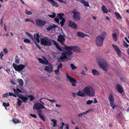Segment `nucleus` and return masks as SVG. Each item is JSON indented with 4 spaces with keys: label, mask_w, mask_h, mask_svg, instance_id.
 Listing matches in <instances>:
<instances>
[{
    "label": "nucleus",
    "mask_w": 129,
    "mask_h": 129,
    "mask_svg": "<svg viewBox=\"0 0 129 129\" xmlns=\"http://www.w3.org/2000/svg\"><path fill=\"white\" fill-rule=\"evenodd\" d=\"M65 50L63 51L62 53L61 56L58 59L59 61L61 62L63 61L64 59L67 58L69 60L71 59L73 56L71 55L74 52H79L81 51V49L78 47L75 46H66L63 48Z\"/></svg>",
    "instance_id": "1"
},
{
    "label": "nucleus",
    "mask_w": 129,
    "mask_h": 129,
    "mask_svg": "<svg viewBox=\"0 0 129 129\" xmlns=\"http://www.w3.org/2000/svg\"><path fill=\"white\" fill-rule=\"evenodd\" d=\"M107 35V33L103 31L96 37L95 42L97 46L100 47L103 45L104 40L106 38Z\"/></svg>",
    "instance_id": "2"
},
{
    "label": "nucleus",
    "mask_w": 129,
    "mask_h": 129,
    "mask_svg": "<svg viewBox=\"0 0 129 129\" xmlns=\"http://www.w3.org/2000/svg\"><path fill=\"white\" fill-rule=\"evenodd\" d=\"M84 91L85 92V95H87L90 97L94 96L95 92L94 89L91 86L88 85L84 88Z\"/></svg>",
    "instance_id": "3"
},
{
    "label": "nucleus",
    "mask_w": 129,
    "mask_h": 129,
    "mask_svg": "<svg viewBox=\"0 0 129 129\" xmlns=\"http://www.w3.org/2000/svg\"><path fill=\"white\" fill-rule=\"evenodd\" d=\"M96 60L99 65L101 68L105 71H107L108 69L107 64L104 59L101 57H98Z\"/></svg>",
    "instance_id": "4"
},
{
    "label": "nucleus",
    "mask_w": 129,
    "mask_h": 129,
    "mask_svg": "<svg viewBox=\"0 0 129 129\" xmlns=\"http://www.w3.org/2000/svg\"><path fill=\"white\" fill-rule=\"evenodd\" d=\"M27 65V63L24 65L21 64L18 65L14 63H13L12 64L15 70L19 73H20Z\"/></svg>",
    "instance_id": "5"
},
{
    "label": "nucleus",
    "mask_w": 129,
    "mask_h": 129,
    "mask_svg": "<svg viewBox=\"0 0 129 129\" xmlns=\"http://www.w3.org/2000/svg\"><path fill=\"white\" fill-rule=\"evenodd\" d=\"M42 109L48 110V109H47L43 105L40 103H36L33 106V109L37 110L38 113L40 112H42V111L40 109Z\"/></svg>",
    "instance_id": "6"
},
{
    "label": "nucleus",
    "mask_w": 129,
    "mask_h": 129,
    "mask_svg": "<svg viewBox=\"0 0 129 129\" xmlns=\"http://www.w3.org/2000/svg\"><path fill=\"white\" fill-rule=\"evenodd\" d=\"M41 42L42 44L45 46H50L52 44L51 40L46 37L41 39Z\"/></svg>",
    "instance_id": "7"
},
{
    "label": "nucleus",
    "mask_w": 129,
    "mask_h": 129,
    "mask_svg": "<svg viewBox=\"0 0 129 129\" xmlns=\"http://www.w3.org/2000/svg\"><path fill=\"white\" fill-rule=\"evenodd\" d=\"M111 106L112 107L113 109H114L116 107V106L114 104V100L113 95L112 94H109L108 98Z\"/></svg>",
    "instance_id": "8"
},
{
    "label": "nucleus",
    "mask_w": 129,
    "mask_h": 129,
    "mask_svg": "<svg viewBox=\"0 0 129 129\" xmlns=\"http://www.w3.org/2000/svg\"><path fill=\"white\" fill-rule=\"evenodd\" d=\"M67 78L68 80L72 83V85L73 86H76V83L77 81L74 78L69 76L67 74H66Z\"/></svg>",
    "instance_id": "9"
},
{
    "label": "nucleus",
    "mask_w": 129,
    "mask_h": 129,
    "mask_svg": "<svg viewBox=\"0 0 129 129\" xmlns=\"http://www.w3.org/2000/svg\"><path fill=\"white\" fill-rule=\"evenodd\" d=\"M36 22V25L39 27H42L44 26L46 23L45 21L39 19L37 20Z\"/></svg>",
    "instance_id": "10"
},
{
    "label": "nucleus",
    "mask_w": 129,
    "mask_h": 129,
    "mask_svg": "<svg viewBox=\"0 0 129 129\" xmlns=\"http://www.w3.org/2000/svg\"><path fill=\"white\" fill-rule=\"evenodd\" d=\"M64 15V14L62 13H59L58 14L57 17H58L59 19L61 20L60 22V23L61 24V26H62L64 24V23L65 21V20L64 18L62 17V16Z\"/></svg>",
    "instance_id": "11"
},
{
    "label": "nucleus",
    "mask_w": 129,
    "mask_h": 129,
    "mask_svg": "<svg viewBox=\"0 0 129 129\" xmlns=\"http://www.w3.org/2000/svg\"><path fill=\"white\" fill-rule=\"evenodd\" d=\"M72 13L73 14V17L75 20L78 21L80 20V16L79 12L73 11Z\"/></svg>",
    "instance_id": "12"
},
{
    "label": "nucleus",
    "mask_w": 129,
    "mask_h": 129,
    "mask_svg": "<svg viewBox=\"0 0 129 129\" xmlns=\"http://www.w3.org/2000/svg\"><path fill=\"white\" fill-rule=\"evenodd\" d=\"M112 46L114 51L117 53V55L119 56H121V52L118 47L116 45L113 44Z\"/></svg>",
    "instance_id": "13"
},
{
    "label": "nucleus",
    "mask_w": 129,
    "mask_h": 129,
    "mask_svg": "<svg viewBox=\"0 0 129 129\" xmlns=\"http://www.w3.org/2000/svg\"><path fill=\"white\" fill-rule=\"evenodd\" d=\"M57 40L61 44H62L64 46H65V47L66 46V45L63 44V43L65 42V40L64 38L62 35H60L58 36Z\"/></svg>",
    "instance_id": "14"
},
{
    "label": "nucleus",
    "mask_w": 129,
    "mask_h": 129,
    "mask_svg": "<svg viewBox=\"0 0 129 129\" xmlns=\"http://www.w3.org/2000/svg\"><path fill=\"white\" fill-rule=\"evenodd\" d=\"M53 69V66L50 63H49L48 66H46L44 68V70L49 73H51L52 72Z\"/></svg>",
    "instance_id": "15"
},
{
    "label": "nucleus",
    "mask_w": 129,
    "mask_h": 129,
    "mask_svg": "<svg viewBox=\"0 0 129 129\" xmlns=\"http://www.w3.org/2000/svg\"><path fill=\"white\" fill-rule=\"evenodd\" d=\"M69 26L75 29H77V25L73 21H69Z\"/></svg>",
    "instance_id": "16"
},
{
    "label": "nucleus",
    "mask_w": 129,
    "mask_h": 129,
    "mask_svg": "<svg viewBox=\"0 0 129 129\" xmlns=\"http://www.w3.org/2000/svg\"><path fill=\"white\" fill-rule=\"evenodd\" d=\"M38 59L39 62L41 63L47 64L49 63L48 61L46 59H45L43 60L42 59L39 58H38Z\"/></svg>",
    "instance_id": "17"
},
{
    "label": "nucleus",
    "mask_w": 129,
    "mask_h": 129,
    "mask_svg": "<svg viewBox=\"0 0 129 129\" xmlns=\"http://www.w3.org/2000/svg\"><path fill=\"white\" fill-rule=\"evenodd\" d=\"M116 88L118 91L120 93H122L123 91V89L121 86L119 84L116 85Z\"/></svg>",
    "instance_id": "18"
},
{
    "label": "nucleus",
    "mask_w": 129,
    "mask_h": 129,
    "mask_svg": "<svg viewBox=\"0 0 129 129\" xmlns=\"http://www.w3.org/2000/svg\"><path fill=\"white\" fill-rule=\"evenodd\" d=\"M84 89H83L82 92L80 90H79L77 93V95L79 96L84 97L85 95V92H84Z\"/></svg>",
    "instance_id": "19"
},
{
    "label": "nucleus",
    "mask_w": 129,
    "mask_h": 129,
    "mask_svg": "<svg viewBox=\"0 0 129 129\" xmlns=\"http://www.w3.org/2000/svg\"><path fill=\"white\" fill-rule=\"evenodd\" d=\"M77 36L80 37L81 38H83L85 36H89L87 34H85L83 33L80 32L79 31L77 32Z\"/></svg>",
    "instance_id": "20"
},
{
    "label": "nucleus",
    "mask_w": 129,
    "mask_h": 129,
    "mask_svg": "<svg viewBox=\"0 0 129 129\" xmlns=\"http://www.w3.org/2000/svg\"><path fill=\"white\" fill-rule=\"evenodd\" d=\"M49 2H50L51 4L52 5L56 7H58L59 5L58 3L55 2L53 0H47Z\"/></svg>",
    "instance_id": "21"
},
{
    "label": "nucleus",
    "mask_w": 129,
    "mask_h": 129,
    "mask_svg": "<svg viewBox=\"0 0 129 129\" xmlns=\"http://www.w3.org/2000/svg\"><path fill=\"white\" fill-rule=\"evenodd\" d=\"M52 42L56 46L57 49L60 51H61V48L59 46L58 43L54 40H52Z\"/></svg>",
    "instance_id": "22"
},
{
    "label": "nucleus",
    "mask_w": 129,
    "mask_h": 129,
    "mask_svg": "<svg viewBox=\"0 0 129 129\" xmlns=\"http://www.w3.org/2000/svg\"><path fill=\"white\" fill-rule=\"evenodd\" d=\"M56 27V25L54 24H53L52 25L49 26L47 28V29L48 31H50L54 28H55Z\"/></svg>",
    "instance_id": "23"
},
{
    "label": "nucleus",
    "mask_w": 129,
    "mask_h": 129,
    "mask_svg": "<svg viewBox=\"0 0 129 129\" xmlns=\"http://www.w3.org/2000/svg\"><path fill=\"white\" fill-rule=\"evenodd\" d=\"M34 38L36 39L37 42L39 43L40 42L39 38H40L39 35V34H35L34 35Z\"/></svg>",
    "instance_id": "24"
},
{
    "label": "nucleus",
    "mask_w": 129,
    "mask_h": 129,
    "mask_svg": "<svg viewBox=\"0 0 129 129\" xmlns=\"http://www.w3.org/2000/svg\"><path fill=\"white\" fill-rule=\"evenodd\" d=\"M92 73L95 76H98L99 75L100 73L98 71L95 69H93L92 70Z\"/></svg>",
    "instance_id": "25"
},
{
    "label": "nucleus",
    "mask_w": 129,
    "mask_h": 129,
    "mask_svg": "<svg viewBox=\"0 0 129 129\" xmlns=\"http://www.w3.org/2000/svg\"><path fill=\"white\" fill-rule=\"evenodd\" d=\"M17 95V96L19 97L20 99H21L22 101L24 102H26V101L28 99V98L26 97L21 96L20 97L18 95Z\"/></svg>",
    "instance_id": "26"
},
{
    "label": "nucleus",
    "mask_w": 129,
    "mask_h": 129,
    "mask_svg": "<svg viewBox=\"0 0 129 129\" xmlns=\"http://www.w3.org/2000/svg\"><path fill=\"white\" fill-rule=\"evenodd\" d=\"M17 82L19 85L22 86L23 85V80L20 79H17Z\"/></svg>",
    "instance_id": "27"
},
{
    "label": "nucleus",
    "mask_w": 129,
    "mask_h": 129,
    "mask_svg": "<svg viewBox=\"0 0 129 129\" xmlns=\"http://www.w3.org/2000/svg\"><path fill=\"white\" fill-rule=\"evenodd\" d=\"M42 112H38V114L39 116L40 117V118L44 121H45V120L44 116L43 115L41 114Z\"/></svg>",
    "instance_id": "28"
},
{
    "label": "nucleus",
    "mask_w": 129,
    "mask_h": 129,
    "mask_svg": "<svg viewBox=\"0 0 129 129\" xmlns=\"http://www.w3.org/2000/svg\"><path fill=\"white\" fill-rule=\"evenodd\" d=\"M102 9L104 13H107L108 12V9L104 5L102 6Z\"/></svg>",
    "instance_id": "29"
},
{
    "label": "nucleus",
    "mask_w": 129,
    "mask_h": 129,
    "mask_svg": "<svg viewBox=\"0 0 129 129\" xmlns=\"http://www.w3.org/2000/svg\"><path fill=\"white\" fill-rule=\"evenodd\" d=\"M114 14H115L117 18V19H121L122 18V17L121 16L120 14L118 12H115Z\"/></svg>",
    "instance_id": "30"
},
{
    "label": "nucleus",
    "mask_w": 129,
    "mask_h": 129,
    "mask_svg": "<svg viewBox=\"0 0 129 129\" xmlns=\"http://www.w3.org/2000/svg\"><path fill=\"white\" fill-rule=\"evenodd\" d=\"M51 121L53 122V127H55L57 125V120L54 119H52L51 120Z\"/></svg>",
    "instance_id": "31"
},
{
    "label": "nucleus",
    "mask_w": 129,
    "mask_h": 129,
    "mask_svg": "<svg viewBox=\"0 0 129 129\" xmlns=\"http://www.w3.org/2000/svg\"><path fill=\"white\" fill-rule=\"evenodd\" d=\"M112 37L114 40L115 41H116L117 40V36L116 34L113 33L112 34Z\"/></svg>",
    "instance_id": "32"
},
{
    "label": "nucleus",
    "mask_w": 129,
    "mask_h": 129,
    "mask_svg": "<svg viewBox=\"0 0 129 129\" xmlns=\"http://www.w3.org/2000/svg\"><path fill=\"white\" fill-rule=\"evenodd\" d=\"M46 99L48 100L49 102L52 103H57V101L56 100L53 99L52 100L48 98H46Z\"/></svg>",
    "instance_id": "33"
},
{
    "label": "nucleus",
    "mask_w": 129,
    "mask_h": 129,
    "mask_svg": "<svg viewBox=\"0 0 129 129\" xmlns=\"http://www.w3.org/2000/svg\"><path fill=\"white\" fill-rule=\"evenodd\" d=\"M17 105L19 106H20L21 105L22 101L20 100L18 98L17 99Z\"/></svg>",
    "instance_id": "34"
},
{
    "label": "nucleus",
    "mask_w": 129,
    "mask_h": 129,
    "mask_svg": "<svg viewBox=\"0 0 129 129\" xmlns=\"http://www.w3.org/2000/svg\"><path fill=\"white\" fill-rule=\"evenodd\" d=\"M25 34L27 35L31 39H33V36L27 32H26L25 33Z\"/></svg>",
    "instance_id": "35"
},
{
    "label": "nucleus",
    "mask_w": 129,
    "mask_h": 129,
    "mask_svg": "<svg viewBox=\"0 0 129 129\" xmlns=\"http://www.w3.org/2000/svg\"><path fill=\"white\" fill-rule=\"evenodd\" d=\"M83 4L85 6L89 7V6L88 2H85L84 0V1L83 2Z\"/></svg>",
    "instance_id": "36"
},
{
    "label": "nucleus",
    "mask_w": 129,
    "mask_h": 129,
    "mask_svg": "<svg viewBox=\"0 0 129 129\" xmlns=\"http://www.w3.org/2000/svg\"><path fill=\"white\" fill-rule=\"evenodd\" d=\"M12 121L15 123H18L19 122V120L16 119H12Z\"/></svg>",
    "instance_id": "37"
},
{
    "label": "nucleus",
    "mask_w": 129,
    "mask_h": 129,
    "mask_svg": "<svg viewBox=\"0 0 129 129\" xmlns=\"http://www.w3.org/2000/svg\"><path fill=\"white\" fill-rule=\"evenodd\" d=\"M56 14L54 13H52V14L49 15L48 16L52 18H54L56 16Z\"/></svg>",
    "instance_id": "38"
},
{
    "label": "nucleus",
    "mask_w": 129,
    "mask_h": 129,
    "mask_svg": "<svg viewBox=\"0 0 129 129\" xmlns=\"http://www.w3.org/2000/svg\"><path fill=\"white\" fill-rule=\"evenodd\" d=\"M59 2L61 3H64V4L67 3L66 0H57Z\"/></svg>",
    "instance_id": "39"
},
{
    "label": "nucleus",
    "mask_w": 129,
    "mask_h": 129,
    "mask_svg": "<svg viewBox=\"0 0 129 129\" xmlns=\"http://www.w3.org/2000/svg\"><path fill=\"white\" fill-rule=\"evenodd\" d=\"M19 61V59L18 56H16L15 58V61L16 63H18Z\"/></svg>",
    "instance_id": "40"
},
{
    "label": "nucleus",
    "mask_w": 129,
    "mask_h": 129,
    "mask_svg": "<svg viewBox=\"0 0 129 129\" xmlns=\"http://www.w3.org/2000/svg\"><path fill=\"white\" fill-rule=\"evenodd\" d=\"M3 106L4 107H9V106L10 105L9 103H6L5 102H4L3 103Z\"/></svg>",
    "instance_id": "41"
},
{
    "label": "nucleus",
    "mask_w": 129,
    "mask_h": 129,
    "mask_svg": "<svg viewBox=\"0 0 129 129\" xmlns=\"http://www.w3.org/2000/svg\"><path fill=\"white\" fill-rule=\"evenodd\" d=\"M93 102V101L92 100H88L86 104L90 105Z\"/></svg>",
    "instance_id": "42"
},
{
    "label": "nucleus",
    "mask_w": 129,
    "mask_h": 129,
    "mask_svg": "<svg viewBox=\"0 0 129 129\" xmlns=\"http://www.w3.org/2000/svg\"><path fill=\"white\" fill-rule=\"evenodd\" d=\"M28 97L30 98V101H32L33 100H34L35 99V98L34 97V96L33 95H28Z\"/></svg>",
    "instance_id": "43"
},
{
    "label": "nucleus",
    "mask_w": 129,
    "mask_h": 129,
    "mask_svg": "<svg viewBox=\"0 0 129 129\" xmlns=\"http://www.w3.org/2000/svg\"><path fill=\"white\" fill-rule=\"evenodd\" d=\"M71 67L72 68V69L74 70L76 68V67L73 63L71 64Z\"/></svg>",
    "instance_id": "44"
},
{
    "label": "nucleus",
    "mask_w": 129,
    "mask_h": 129,
    "mask_svg": "<svg viewBox=\"0 0 129 129\" xmlns=\"http://www.w3.org/2000/svg\"><path fill=\"white\" fill-rule=\"evenodd\" d=\"M23 42L25 43H30V41L28 39H25L23 40Z\"/></svg>",
    "instance_id": "45"
},
{
    "label": "nucleus",
    "mask_w": 129,
    "mask_h": 129,
    "mask_svg": "<svg viewBox=\"0 0 129 129\" xmlns=\"http://www.w3.org/2000/svg\"><path fill=\"white\" fill-rule=\"evenodd\" d=\"M9 96V95L8 93H6L3 95V96L4 98L7 97Z\"/></svg>",
    "instance_id": "46"
},
{
    "label": "nucleus",
    "mask_w": 129,
    "mask_h": 129,
    "mask_svg": "<svg viewBox=\"0 0 129 129\" xmlns=\"http://www.w3.org/2000/svg\"><path fill=\"white\" fill-rule=\"evenodd\" d=\"M55 74L56 75H58L59 74V69H57V70L54 71Z\"/></svg>",
    "instance_id": "47"
},
{
    "label": "nucleus",
    "mask_w": 129,
    "mask_h": 129,
    "mask_svg": "<svg viewBox=\"0 0 129 129\" xmlns=\"http://www.w3.org/2000/svg\"><path fill=\"white\" fill-rule=\"evenodd\" d=\"M62 67V64L60 63L59 64H58L57 66V68L59 69L60 68H61Z\"/></svg>",
    "instance_id": "48"
},
{
    "label": "nucleus",
    "mask_w": 129,
    "mask_h": 129,
    "mask_svg": "<svg viewBox=\"0 0 129 129\" xmlns=\"http://www.w3.org/2000/svg\"><path fill=\"white\" fill-rule=\"evenodd\" d=\"M25 13L28 15H31L32 14V13L31 12L28 11L26 10Z\"/></svg>",
    "instance_id": "49"
},
{
    "label": "nucleus",
    "mask_w": 129,
    "mask_h": 129,
    "mask_svg": "<svg viewBox=\"0 0 129 129\" xmlns=\"http://www.w3.org/2000/svg\"><path fill=\"white\" fill-rule=\"evenodd\" d=\"M124 46L126 47H128L129 46V45L127 44L125 42H124Z\"/></svg>",
    "instance_id": "50"
},
{
    "label": "nucleus",
    "mask_w": 129,
    "mask_h": 129,
    "mask_svg": "<svg viewBox=\"0 0 129 129\" xmlns=\"http://www.w3.org/2000/svg\"><path fill=\"white\" fill-rule=\"evenodd\" d=\"M46 99V98H41L40 99V102L42 103V104L43 105H45V104L44 103H43V102H42L41 101V100H42V99Z\"/></svg>",
    "instance_id": "51"
},
{
    "label": "nucleus",
    "mask_w": 129,
    "mask_h": 129,
    "mask_svg": "<svg viewBox=\"0 0 129 129\" xmlns=\"http://www.w3.org/2000/svg\"><path fill=\"white\" fill-rule=\"evenodd\" d=\"M83 115H84L83 113H82L78 114V116L79 117H81Z\"/></svg>",
    "instance_id": "52"
},
{
    "label": "nucleus",
    "mask_w": 129,
    "mask_h": 129,
    "mask_svg": "<svg viewBox=\"0 0 129 129\" xmlns=\"http://www.w3.org/2000/svg\"><path fill=\"white\" fill-rule=\"evenodd\" d=\"M17 91V93H21V91L19 88H17L16 89Z\"/></svg>",
    "instance_id": "53"
},
{
    "label": "nucleus",
    "mask_w": 129,
    "mask_h": 129,
    "mask_svg": "<svg viewBox=\"0 0 129 129\" xmlns=\"http://www.w3.org/2000/svg\"><path fill=\"white\" fill-rule=\"evenodd\" d=\"M3 51L6 54H7V53H8V50H7V49L6 48H4L3 49Z\"/></svg>",
    "instance_id": "54"
},
{
    "label": "nucleus",
    "mask_w": 129,
    "mask_h": 129,
    "mask_svg": "<svg viewBox=\"0 0 129 129\" xmlns=\"http://www.w3.org/2000/svg\"><path fill=\"white\" fill-rule=\"evenodd\" d=\"M54 20L57 23H58L59 22V19L57 18H55L54 19Z\"/></svg>",
    "instance_id": "55"
},
{
    "label": "nucleus",
    "mask_w": 129,
    "mask_h": 129,
    "mask_svg": "<svg viewBox=\"0 0 129 129\" xmlns=\"http://www.w3.org/2000/svg\"><path fill=\"white\" fill-rule=\"evenodd\" d=\"M30 115L31 116L34 117L36 118L37 117L36 115L34 114H30Z\"/></svg>",
    "instance_id": "56"
},
{
    "label": "nucleus",
    "mask_w": 129,
    "mask_h": 129,
    "mask_svg": "<svg viewBox=\"0 0 129 129\" xmlns=\"http://www.w3.org/2000/svg\"><path fill=\"white\" fill-rule=\"evenodd\" d=\"M52 54L54 57L55 58L56 57V55L55 53L54 52H52Z\"/></svg>",
    "instance_id": "57"
},
{
    "label": "nucleus",
    "mask_w": 129,
    "mask_h": 129,
    "mask_svg": "<svg viewBox=\"0 0 129 129\" xmlns=\"http://www.w3.org/2000/svg\"><path fill=\"white\" fill-rule=\"evenodd\" d=\"M35 44L37 45V46L38 47V48L40 49H41L40 47L38 45V43H37V42L36 41H35Z\"/></svg>",
    "instance_id": "58"
},
{
    "label": "nucleus",
    "mask_w": 129,
    "mask_h": 129,
    "mask_svg": "<svg viewBox=\"0 0 129 129\" xmlns=\"http://www.w3.org/2000/svg\"><path fill=\"white\" fill-rule=\"evenodd\" d=\"M65 125L66 129H69V126L68 124H65Z\"/></svg>",
    "instance_id": "59"
},
{
    "label": "nucleus",
    "mask_w": 129,
    "mask_h": 129,
    "mask_svg": "<svg viewBox=\"0 0 129 129\" xmlns=\"http://www.w3.org/2000/svg\"><path fill=\"white\" fill-rule=\"evenodd\" d=\"M120 80L123 83H124L125 82L124 79L123 78H120Z\"/></svg>",
    "instance_id": "60"
},
{
    "label": "nucleus",
    "mask_w": 129,
    "mask_h": 129,
    "mask_svg": "<svg viewBox=\"0 0 129 129\" xmlns=\"http://www.w3.org/2000/svg\"><path fill=\"white\" fill-rule=\"evenodd\" d=\"M81 74H82L85 75V72L83 70H82L81 72Z\"/></svg>",
    "instance_id": "61"
},
{
    "label": "nucleus",
    "mask_w": 129,
    "mask_h": 129,
    "mask_svg": "<svg viewBox=\"0 0 129 129\" xmlns=\"http://www.w3.org/2000/svg\"><path fill=\"white\" fill-rule=\"evenodd\" d=\"M89 112L88 111V110L86 111L83 113L84 114L86 115Z\"/></svg>",
    "instance_id": "62"
},
{
    "label": "nucleus",
    "mask_w": 129,
    "mask_h": 129,
    "mask_svg": "<svg viewBox=\"0 0 129 129\" xmlns=\"http://www.w3.org/2000/svg\"><path fill=\"white\" fill-rule=\"evenodd\" d=\"M124 39H125V40L129 44V41H128V40L127 39V38L126 37H125L124 38Z\"/></svg>",
    "instance_id": "63"
},
{
    "label": "nucleus",
    "mask_w": 129,
    "mask_h": 129,
    "mask_svg": "<svg viewBox=\"0 0 129 129\" xmlns=\"http://www.w3.org/2000/svg\"><path fill=\"white\" fill-rule=\"evenodd\" d=\"M5 70L8 73V74H9V73L10 72V70L9 69H6Z\"/></svg>",
    "instance_id": "64"
}]
</instances>
